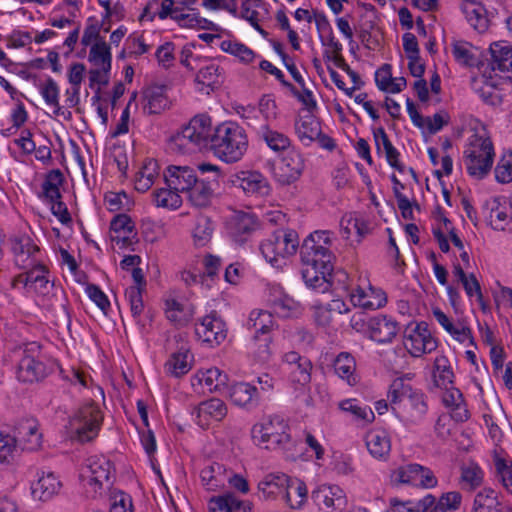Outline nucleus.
<instances>
[{
	"label": "nucleus",
	"mask_w": 512,
	"mask_h": 512,
	"mask_svg": "<svg viewBox=\"0 0 512 512\" xmlns=\"http://www.w3.org/2000/svg\"><path fill=\"white\" fill-rule=\"evenodd\" d=\"M335 373L342 379H345L350 386L357 383V376L355 375L356 362L351 354L342 352L340 353L333 363Z\"/></svg>",
	"instance_id": "nucleus-33"
},
{
	"label": "nucleus",
	"mask_w": 512,
	"mask_h": 512,
	"mask_svg": "<svg viewBox=\"0 0 512 512\" xmlns=\"http://www.w3.org/2000/svg\"><path fill=\"white\" fill-rule=\"evenodd\" d=\"M408 353L413 357H420L422 354L431 353L437 348L435 339H427L419 334H410L407 338Z\"/></svg>",
	"instance_id": "nucleus-43"
},
{
	"label": "nucleus",
	"mask_w": 512,
	"mask_h": 512,
	"mask_svg": "<svg viewBox=\"0 0 512 512\" xmlns=\"http://www.w3.org/2000/svg\"><path fill=\"white\" fill-rule=\"evenodd\" d=\"M304 169V157L294 149L282 157L277 165H272L273 177L282 186L291 185L299 180Z\"/></svg>",
	"instance_id": "nucleus-9"
},
{
	"label": "nucleus",
	"mask_w": 512,
	"mask_h": 512,
	"mask_svg": "<svg viewBox=\"0 0 512 512\" xmlns=\"http://www.w3.org/2000/svg\"><path fill=\"white\" fill-rule=\"evenodd\" d=\"M408 359V344L398 345L388 355L389 371L395 375L402 373L409 364Z\"/></svg>",
	"instance_id": "nucleus-48"
},
{
	"label": "nucleus",
	"mask_w": 512,
	"mask_h": 512,
	"mask_svg": "<svg viewBox=\"0 0 512 512\" xmlns=\"http://www.w3.org/2000/svg\"><path fill=\"white\" fill-rule=\"evenodd\" d=\"M485 209L489 210V224L494 230L503 231L511 221V216L500 207L498 198L486 202Z\"/></svg>",
	"instance_id": "nucleus-41"
},
{
	"label": "nucleus",
	"mask_w": 512,
	"mask_h": 512,
	"mask_svg": "<svg viewBox=\"0 0 512 512\" xmlns=\"http://www.w3.org/2000/svg\"><path fill=\"white\" fill-rule=\"evenodd\" d=\"M104 201L107 204L108 209L112 212L119 211L124 208L130 210V207L133 204L125 191H109L105 194Z\"/></svg>",
	"instance_id": "nucleus-56"
},
{
	"label": "nucleus",
	"mask_w": 512,
	"mask_h": 512,
	"mask_svg": "<svg viewBox=\"0 0 512 512\" xmlns=\"http://www.w3.org/2000/svg\"><path fill=\"white\" fill-rule=\"evenodd\" d=\"M229 397L235 405L252 409L258 405L259 393L255 386L239 382L229 388Z\"/></svg>",
	"instance_id": "nucleus-20"
},
{
	"label": "nucleus",
	"mask_w": 512,
	"mask_h": 512,
	"mask_svg": "<svg viewBox=\"0 0 512 512\" xmlns=\"http://www.w3.org/2000/svg\"><path fill=\"white\" fill-rule=\"evenodd\" d=\"M217 185L215 178H197L195 184L187 191L189 201L197 208L209 206L214 195L215 186Z\"/></svg>",
	"instance_id": "nucleus-18"
},
{
	"label": "nucleus",
	"mask_w": 512,
	"mask_h": 512,
	"mask_svg": "<svg viewBox=\"0 0 512 512\" xmlns=\"http://www.w3.org/2000/svg\"><path fill=\"white\" fill-rule=\"evenodd\" d=\"M240 500L231 492L213 496L209 500V512H233L239 509Z\"/></svg>",
	"instance_id": "nucleus-46"
},
{
	"label": "nucleus",
	"mask_w": 512,
	"mask_h": 512,
	"mask_svg": "<svg viewBox=\"0 0 512 512\" xmlns=\"http://www.w3.org/2000/svg\"><path fill=\"white\" fill-rule=\"evenodd\" d=\"M306 484L298 479L289 477V483L285 486L283 499L293 509L300 508L307 499Z\"/></svg>",
	"instance_id": "nucleus-30"
},
{
	"label": "nucleus",
	"mask_w": 512,
	"mask_h": 512,
	"mask_svg": "<svg viewBox=\"0 0 512 512\" xmlns=\"http://www.w3.org/2000/svg\"><path fill=\"white\" fill-rule=\"evenodd\" d=\"M413 376L414 374L407 373L392 381L386 394L389 401V403L386 401V411L390 408L392 413H394L397 406H400L415 391L416 388H413L409 383Z\"/></svg>",
	"instance_id": "nucleus-17"
},
{
	"label": "nucleus",
	"mask_w": 512,
	"mask_h": 512,
	"mask_svg": "<svg viewBox=\"0 0 512 512\" xmlns=\"http://www.w3.org/2000/svg\"><path fill=\"white\" fill-rule=\"evenodd\" d=\"M210 149L226 163H235L245 154L248 139L245 130L234 122H225L214 128Z\"/></svg>",
	"instance_id": "nucleus-2"
},
{
	"label": "nucleus",
	"mask_w": 512,
	"mask_h": 512,
	"mask_svg": "<svg viewBox=\"0 0 512 512\" xmlns=\"http://www.w3.org/2000/svg\"><path fill=\"white\" fill-rule=\"evenodd\" d=\"M288 429L285 420L278 415H274L269 417L267 421L257 423L252 427V439L257 445L266 444V449H276L285 446L290 441Z\"/></svg>",
	"instance_id": "nucleus-3"
},
{
	"label": "nucleus",
	"mask_w": 512,
	"mask_h": 512,
	"mask_svg": "<svg viewBox=\"0 0 512 512\" xmlns=\"http://www.w3.org/2000/svg\"><path fill=\"white\" fill-rule=\"evenodd\" d=\"M39 347L35 343L25 345V348H19L21 354L17 366V378L24 383H34L43 380L49 373L46 365L37 360L33 355L35 349Z\"/></svg>",
	"instance_id": "nucleus-8"
},
{
	"label": "nucleus",
	"mask_w": 512,
	"mask_h": 512,
	"mask_svg": "<svg viewBox=\"0 0 512 512\" xmlns=\"http://www.w3.org/2000/svg\"><path fill=\"white\" fill-rule=\"evenodd\" d=\"M219 69V66L215 64L201 68L196 75L195 82L212 88L215 85H219Z\"/></svg>",
	"instance_id": "nucleus-57"
},
{
	"label": "nucleus",
	"mask_w": 512,
	"mask_h": 512,
	"mask_svg": "<svg viewBox=\"0 0 512 512\" xmlns=\"http://www.w3.org/2000/svg\"><path fill=\"white\" fill-rule=\"evenodd\" d=\"M167 85L153 84L143 91L144 99L147 101L144 110L149 114H159L168 107L169 101L166 95Z\"/></svg>",
	"instance_id": "nucleus-21"
},
{
	"label": "nucleus",
	"mask_w": 512,
	"mask_h": 512,
	"mask_svg": "<svg viewBox=\"0 0 512 512\" xmlns=\"http://www.w3.org/2000/svg\"><path fill=\"white\" fill-rule=\"evenodd\" d=\"M494 158V149L489 139H477L464 151V159L470 176L483 179L490 172Z\"/></svg>",
	"instance_id": "nucleus-4"
},
{
	"label": "nucleus",
	"mask_w": 512,
	"mask_h": 512,
	"mask_svg": "<svg viewBox=\"0 0 512 512\" xmlns=\"http://www.w3.org/2000/svg\"><path fill=\"white\" fill-rule=\"evenodd\" d=\"M220 48L227 53L238 57L242 62L248 64L255 58V53L252 49L243 43L224 40L220 44Z\"/></svg>",
	"instance_id": "nucleus-49"
},
{
	"label": "nucleus",
	"mask_w": 512,
	"mask_h": 512,
	"mask_svg": "<svg viewBox=\"0 0 512 512\" xmlns=\"http://www.w3.org/2000/svg\"><path fill=\"white\" fill-rule=\"evenodd\" d=\"M16 452V438L0 432V464H11Z\"/></svg>",
	"instance_id": "nucleus-55"
},
{
	"label": "nucleus",
	"mask_w": 512,
	"mask_h": 512,
	"mask_svg": "<svg viewBox=\"0 0 512 512\" xmlns=\"http://www.w3.org/2000/svg\"><path fill=\"white\" fill-rule=\"evenodd\" d=\"M110 512H133L131 496L122 491L111 496Z\"/></svg>",
	"instance_id": "nucleus-64"
},
{
	"label": "nucleus",
	"mask_w": 512,
	"mask_h": 512,
	"mask_svg": "<svg viewBox=\"0 0 512 512\" xmlns=\"http://www.w3.org/2000/svg\"><path fill=\"white\" fill-rule=\"evenodd\" d=\"M272 307L275 313L284 318L296 316L300 313V304L287 295L275 299Z\"/></svg>",
	"instance_id": "nucleus-51"
},
{
	"label": "nucleus",
	"mask_w": 512,
	"mask_h": 512,
	"mask_svg": "<svg viewBox=\"0 0 512 512\" xmlns=\"http://www.w3.org/2000/svg\"><path fill=\"white\" fill-rule=\"evenodd\" d=\"M165 314L167 319L176 326H186L193 316L191 309H186L183 304L175 299H167L165 301Z\"/></svg>",
	"instance_id": "nucleus-38"
},
{
	"label": "nucleus",
	"mask_w": 512,
	"mask_h": 512,
	"mask_svg": "<svg viewBox=\"0 0 512 512\" xmlns=\"http://www.w3.org/2000/svg\"><path fill=\"white\" fill-rule=\"evenodd\" d=\"M291 381L302 386L307 385L311 380L312 363L308 360H302V363L289 368Z\"/></svg>",
	"instance_id": "nucleus-59"
},
{
	"label": "nucleus",
	"mask_w": 512,
	"mask_h": 512,
	"mask_svg": "<svg viewBox=\"0 0 512 512\" xmlns=\"http://www.w3.org/2000/svg\"><path fill=\"white\" fill-rule=\"evenodd\" d=\"M384 437L377 431H369L365 435V445L370 455L378 460L384 457Z\"/></svg>",
	"instance_id": "nucleus-58"
},
{
	"label": "nucleus",
	"mask_w": 512,
	"mask_h": 512,
	"mask_svg": "<svg viewBox=\"0 0 512 512\" xmlns=\"http://www.w3.org/2000/svg\"><path fill=\"white\" fill-rule=\"evenodd\" d=\"M103 420V415L93 402L81 406L70 421L75 430L76 438L84 443L91 441L98 433Z\"/></svg>",
	"instance_id": "nucleus-5"
},
{
	"label": "nucleus",
	"mask_w": 512,
	"mask_h": 512,
	"mask_svg": "<svg viewBox=\"0 0 512 512\" xmlns=\"http://www.w3.org/2000/svg\"><path fill=\"white\" fill-rule=\"evenodd\" d=\"M435 497L432 494H427L425 497L418 501H400L396 498L390 499L391 512H429V508L433 506Z\"/></svg>",
	"instance_id": "nucleus-32"
},
{
	"label": "nucleus",
	"mask_w": 512,
	"mask_h": 512,
	"mask_svg": "<svg viewBox=\"0 0 512 512\" xmlns=\"http://www.w3.org/2000/svg\"><path fill=\"white\" fill-rule=\"evenodd\" d=\"M246 326L254 330V335L271 333L275 326L273 315L266 310L251 311Z\"/></svg>",
	"instance_id": "nucleus-31"
},
{
	"label": "nucleus",
	"mask_w": 512,
	"mask_h": 512,
	"mask_svg": "<svg viewBox=\"0 0 512 512\" xmlns=\"http://www.w3.org/2000/svg\"><path fill=\"white\" fill-rule=\"evenodd\" d=\"M88 61L95 66H101L104 74H109L112 63L110 46L104 40L96 42L90 48Z\"/></svg>",
	"instance_id": "nucleus-37"
},
{
	"label": "nucleus",
	"mask_w": 512,
	"mask_h": 512,
	"mask_svg": "<svg viewBox=\"0 0 512 512\" xmlns=\"http://www.w3.org/2000/svg\"><path fill=\"white\" fill-rule=\"evenodd\" d=\"M29 271V288L34 287L36 291H40L44 293L49 280L46 276L48 273V268L41 263L40 260L33 262V264L28 268Z\"/></svg>",
	"instance_id": "nucleus-45"
},
{
	"label": "nucleus",
	"mask_w": 512,
	"mask_h": 512,
	"mask_svg": "<svg viewBox=\"0 0 512 512\" xmlns=\"http://www.w3.org/2000/svg\"><path fill=\"white\" fill-rule=\"evenodd\" d=\"M495 468L503 486L512 494V462L496 457Z\"/></svg>",
	"instance_id": "nucleus-62"
},
{
	"label": "nucleus",
	"mask_w": 512,
	"mask_h": 512,
	"mask_svg": "<svg viewBox=\"0 0 512 512\" xmlns=\"http://www.w3.org/2000/svg\"><path fill=\"white\" fill-rule=\"evenodd\" d=\"M225 182L233 187L241 188L249 195L266 196L271 191L267 178L257 171H241L232 174Z\"/></svg>",
	"instance_id": "nucleus-11"
},
{
	"label": "nucleus",
	"mask_w": 512,
	"mask_h": 512,
	"mask_svg": "<svg viewBox=\"0 0 512 512\" xmlns=\"http://www.w3.org/2000/svg\"><path fill=\"white\" fill-rule=\"evenodd\" d=\"M461 10L467 21L475 30L483 33L488 29L489 20L486 16V9L481 3L466 0L462 3Z\"/></svg>",
	"instance_id": "nucleus-23"
},
{
	"label": "nucleus",
	"mask_w": 512,
	"mask_h": 512,
	"mask_svg": "<svg viewBox=\"0 0 512 512\" xmlns=\"http://www.w3.org/2000/svg\"><path fill=\"white\" fill-rule=\"evenodd\" d=\"M483 78L485 79L483 85L477 89L480 98L489 106L499 107L504 97L502 90L499 88L498 83L493 80L491 73L487 76L486 70L483 71Z\"/></svg>",
	"instance_id": "nucleus-29"
},
{
	"label": "nucleus",
	"mask_w": 512,
	"mask_h": 512,
	"mask_svg": "<svg viewBox=\"0 0 512 512\" xmlns=\"http://www.w3.org/2000/svg\"><path fill=\"white\" fill-rule=\"evenodd\" d=\"M195 334L198 339L208 344L210 347L220 345L227 337L226 323L219 316L217 311H211L208 315L196 324Z\"/></svg>",
	"instance_id": "nucleus-10"
},
{
	"label": "nucleus",
	"mask_w": 512,
	"mask_h": 512,
	"mask_svg": "<svg viewBox=\"0 0 512 512\" xmlns=\"http://www.w3.org/2000/svg\"><path fill=\"white\" fill-rule=\"evenodd\" d=\"M192 358L189 354V348L182 345L178 351L171 354L165 363V371L168 375L179 378L187 374L191 369L188 358Z\"/></svg>",
	"instance_id": "nucleus-26"
},
{
	"label": "nucleus",
	"mask_w": 512,
	"mask_h": 512,
	"mask_svg": "<svg viewBox=\"0 0 512 512\" xmlns=\"http://www.w3.org/2000/svg\"><path fill=\"white\" fill-rule=\"evenodd\" d=\"M10 242L15 264L20 269H28L33 262L38 260L36 253H38L40 249L33 243V240L29 236H15L10 239Z\"/></svg>",
	"instance_id": "nucleus-15"
},
{
	"label": "nucleus",
	"mask_w": 512,
	"mask_h": 512,
	"mask_svg": "<svg viewBox=\"0 0 512 512\" xmlns=\"http://www.w3.org/2000/svg\"><path fill=\"white\" fill-rule=\"evenodd\" d=\"M471 512H505V506L498 500L495 490L484 488L475 495Z\"/></svg>",
	"instance_id": "nucleus-25"
},
{
	"label": "nucleus",
	"mask_w": 512,
	"mask_h": 512,
	"mask_svg": "<svg viewBox=\"0 0 512 512\" xmlns=\"http://www.w3.org/2000/svg\"><path fill=\"white\" fill-rule=\"evenodd\" d=\"M61 487V482L57 479L54 473L49 472L42 475L31 486V492L34 499L40 501H47L58 493Z\"/></svg>",
	"instance_id": "nucleus-24"
},
{
	"label": "nucleus",
	"mask_w": 512,
	"mask_h": 512,
	"mask_svg": "<svg viewBox=\"0 0 512 512\" xmlns=\"http://www.w3.org/2000/svg\"><path fill=\"white\" fill-rule=\"evenodd\" d=\"M281 236H278L276 231L273 232L269 238L263 240L260 244V251L265 260L272 265H275L278 262L279 257H287L291 256L283 245Z\"/></svg>",
	"instance_id": "nucleus-27"
},
{
	"label": "nucleus",
	"mask_w": 512,
	"mask_h": 512,
	"mask_svg": "<svg viewBox=\"0 0 512 512\" xmlns=\"http://www.w3.org/2000/svg\"><path fill=\"white\" fill-rule=\"evenodd\" d=\"M329 231H315L309 234L300 247V257L304 265L302 278L305 284L320 292H326L332 283L334 259L329 247Z\"/></svg>",
	"instance_id": "nucleus-1"
},
{
	"label": "nucleus",
	"mask_w": 512,
	"mask_h": 512,
	"mask_svg": "<svg viewBox=\"0 0 512 512\" xmlns=\"http://www.w3.org/2000/svg\"><path fill=\"white\" fill-rule=\"evenodd\" d=\"M260 228L258 217L252 212L233 211L225 221L228 236L237 244H245Z\"/></svg>",
	"instance_id": "nucleus-6"
},
{
	"label": "nucleus",
	"mask_w": 512,
	"mask_h": 512,
	"mask_svg": "<svg viewBox=\"0 0 512 512\" xmlns=\"http://www.w3.org/2000/svg\"><path fill=\"white\" fill-rule=\"evenodd\" d=\"M370 292L358 287L351 293V302L354 306H359L364 310H375L384 305V296L374 295L372 287L369 288Z\"/></svg>",
	"instance_id": "nucleus-39"
},
{
	"label": "nucleus",
	"mask_w": 512,
	"mask_h": 512,
	"mask_svg": "<svg viewBox=\"0 0 512 512\" xmlns=\"http://www.w3.org/2000/svg\"><path fill=\"white\" fill-rule=\"evenodd\" d=\"M428 409L427 395L416 388L400 406H397L393 414L406 425H419L425 419Z\"/></svg>",
	"instance_id": "nucleus-7"
},
{
	"label": "nucleus",
	"mask_w": 512,
	"mask_h": 512,
	"mask_svg": "<svg viewBox=\"0 0 512 512\" xmlns=\"http://www.w3.org/2000/svg\"><path fill=\"white\" fill-rule=\"evenodd\" d=\"M287 483H289L288 475L284 473H271L259 482L258 490L264 499H272L278 495L283 497Z\"/></svg>",
	"instance_id": "nucleus-22"
},
{
	"label": "nucleus",
	"mask_w": 512,
	"mask_h": 512,
	"mask_svg": "<svg viewBox=\"0 0 512 512\" xmlns=\"http://www.w3.org/2000/svg\"><path fill=\"white\" fill-rule=\"evenodd\" d=\"M91 478L89 484H95L101 487L104 482H109L111 478L112 463L109 460H96L89 465Z\"/></svg>",
	"instance_id": "nucleus-47"
},
{
	"label": "nucleus",
	"mask_w": 512,
	"mask_h": 512,
	"mask_svg": "<svg viewBox=\"0 0 512 512\" xmlns=\"http://www.w3.org/2000/svg\"><path fill=\"white\" fill-rule=\"evenodd\" d=\"M199 384H204L209 391H220L226 389L227 375L218 368H210L206 371H199L196 374Z\"/></svg>",
	"instance_id": "nucleus-40"
},
{
	"label": "nucleus",
	"mask_w": 512,
	"mask_h": 512,
	"mask_svg": "<svg viewBox=\"0 0 512 512\" xmlns=\"http://www.w3.org/2000/svg\"><path fill=\"white\" fill-rule=\"evenodd\" d=\"M256 137L275 153H283L291 146L290 138L277 130H273L268 123L256 129Z\"/></svg>",
	"instance_id": "nucleus-19"
},
{
	"label": "nucleus",
	"mask_w": 512,
	"mask_h": 512,
	"mask_svg": "<svg viewBox=\"0 0 512 512\" xmlns=\"http://www.w3.org/2000/svg\"><path fill=\"white\" fill-rule=\"evenodd\" d=\"M144 289L141 287H129L126 289L125 296L127 297L132 316L134 318L140 316L144 309L142 293Z\"/></svg>",
	"instance_id": "nucleus-63"
},
{
	"label": "nucleus",
	"mask_w": 512,
	"mask_h": 512,
	"mask_svg": "<svg viewBox=\"0 0 512 512\" xmlns=\"http://www.w3.org/2000/svg\"><path fill=\"white\" fill-rule=\"evenodd\" d=\"M419 468H423V466L416 463L400 467L391 473V482L395 484L417 482L420 475Z\"/></svg>",
	"instance_id": "nucleus-50"
},
{
	"label": "nucleus",
	"mask_w": 512,
	"mask_h": 512,
	"mask_svg": "<svg viewBox=\"0 0 512 512\" xmlns=\"http://www.w3.org/2000/svg\"><path fill=\"white\" fill-rule=\"evenodd\" d=\"M320 122L313 115H306L295 123V132L303 145H311L320 135Z\"/></svg>",
	"instance_id": "nucleus-28"
},
{
	"label": "nucleus",
	"mask_w": 512,
	"mask_h": 512,
	"mask_svg": "<svg viewBox=\"0 0 512 512\" xmlns=\"http://www.w3.org/2000/svg\"><path fill=\"white\" fill-rule=\"evenodd\" d=\"M64 182L63 173L59 169L51 170L45 177L42 183L41 198L47 200V202H54L57 199H61L62 195L59 187Z\"/></svg>",
	"instance_id": "nucleus-34"
},
{
	"label": "nucleus",
	"mask_w": 512,
	"mask_h": 512,
	"mask_svg": "<svg viewBox=\"0 0 512 512\" xmlns=\"http://www.w3.org/2000/svg\"><path fill=\"white\" fill-rule=\"evenodd\" d=\"M221 470L222 466L218 463L209 465L201 470L200 478L207 490H216L221 485V479L219 478Z\"/></svg>",
	"instance_id": "nucleus-54"
},
{
	"label": "nucleus",
	"mask_w": 512,
	"mask_h": 512,
	"mask_svg": "<svg viewBox=\"0 0 512 512\" xmlns=\"http://www.w3.org/2000/svg\"><path fill=\"white\" fill-rule=\"evenodd\" d=\"M259 111L265 119L266 123L274 121L278 117V106L275 99L270 94H264L258 103Z\"/></svg>",
	"instance_id": "nucleus-61"
},
{
	"label": "nucleus",
	"mask_w": 512,
	"mask_h": 512,
	"mask_svg": "<svg viewBox=\"0 0 512 512\" xmlns=\"http://www.w3.org/2000/svg\"><path fill=\"white\" fill-rule=\"evenodd\" d=\"M433 379L437 387L447 389L454 383V373L448 358L444 355L436 357L433 367Z\"/></svg>",
	"instance_id": "nucleus-35"
},
{
	"label": "nucleus",
	"mask_w": 512,
	"mask_h": 512,
	"mask_svg": "<svg viewBox=\"0 0 512 512\" xmlns=\"http://www.w3.org/2000/svg\"><path fill=\"white\" fill-rule=\"evenodd\" d=\"M352 230H355L358 237H362L367 233V225L358 217L352 215L344 216L340 221V233L342 237L348 239Z\"/></svg>",
	"instance_id": "nucleus-53"
},
{
	"label": "nucleus",
	"mask_w": 512,
	"mask_h": 512,
	"mask_svg": "<svg viewBox=\"0 0 512 512\" xmlns=\"http://www.w3.org/2000/svg\"><path fill=\"white\" fill-rule=\"evenodd\" d=\"M311 499L320 510H338L342 511L347 505V499L344 491L337 485L323 484L312 491Z\"/></svg>",
	"instance_id": "nucleus-13"
},
{
	"label": "nucleus",
	"mask_w": 512,
	"mask_h": 512,
	"mask_svg": "<svg viewBox=\"0 0 512 512\" xmlns=\"http://www.w3.org/2000/svg\"><path fill=\"white\" fill-rule=\"evenodd\" d=\"M197 417L207 421L209 418L215 421H221L227 415V406L225 402L219 398H211L203 401L197 407Z\"/></svg>",
	"instance_id": "nucleus-36"
},
{
	"label": "nucleus",
	"mask_w": 512,
	"mask_h": 512,
	"mask_svg": "<svg viewBox=\"0 0 512 512\" xmlns=\"http://www.w3.org/2000/svg\"><path fill=\"white\" fill-rule=\"evenodd\" d=\"M197 178L195 170L189 166L170 165L164 172L167 186L178 192H187Z\"/></svg>",
	"instance_id": "nucleus-16"
},
{
	"label": "nucleus",
	"mask_w": 512,
	"mask_h": 512,
	"mask_svg": "<svg viewBox=\"0 0 512 512\" xmlns=\"http://www.w3.org/2000/svg\"><path fill=\"white\" fill-rule=\"evenodd\" d=\"M355 399H345L339 403V408L344 412L351 413L356 420H365L371 423L375 416L373 411L368 407H361L355 404Z\"/></svg>",
	"instance_id": "nucleus-52"
},
{
	"label": "nucleus",
	"mask_w": 512,
	"mask_h": 512,
	"mask_svg": "<svg viewBox=\"0 0 512 512\" xmlns=\"http://www.w3.org/2000/svg\"><path fill=\"white\" fill-rule=\"evenodd\" d=\"M213 131L211 118L206 114H199L194 116L182 129V137L199 149H203L210 147V138L213 137Z\"/></svg>",
	"instance_id": "nucleus-12"
},
{
	"label": "nucleus",
	"mask_w": 512,
	"mask_h": 512,
	"mask_svg": "<svg viewBox=\"0 0 512 512\" xmlns=\"http://www.w3.org/2000/svg\"><path fill=\"white\" fill-rule=\"evenodd\" d=\"M153 201L157 207L176 210L182 205V198L178 191L168 187L160 188L152 193Z\"/></svg>",
	"instance_id": "nucleus-42"
},
{
	"label": "nucleus",
	"mask_w": 512,
	"mask_h": 512,
	"mask_svg": "<svg viewBox=\"0 0 512 512\" xmlns=\"http://www.w3.org/2000/svg\"><path fill=\"white\" fill-rule=\"evenodd\" d=\"M252 340L256 346V356L259 361L266 362L271 356L270 344L272 342L271 333L253 335Z\"/></svg>",
	"instance_id": "nucleus-60"
},
{
	"label": "nucleus",
	"mask_w": 512,
	"mask_h": 512,
	"mask_svg": "<svg viewBox=\"0 0 512 512\" xmlns=\"http://www.w3.org/2000/svg\"><path fill=\"white\" fill-rule=\"evenodd\" d=\"M490 59H487V68L490 72L503 74L502 78L510 79L512 75V46L503 45L499 42L492 43L489 48Z\"/></svg>",
	"instance_id": "nucleus-14"
},
{
	"label": "nucleus",
	"mask_w": 512,
	"mask_h": 512,
	"mask_svg": "<svg viewBox=\"0 0 512 512\" xmlns=\"http://www.w3.org/2000/svg\"><path fill=\"white\" fill-rule=\"evenodd\" d=\"M213 231L214 227L210 218L206 216L198 217L196 219V224L193 230V240L195 246H206L212 238Z\"/></svg>",
	"instance_id": "nucleus-44"
}]
</instances>
